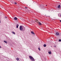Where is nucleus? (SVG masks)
Listing matches in <instances>:
<instances>
[{
    "label": "nucleus",
    "instance_id": "nucleus-16",
    "mask_svg": "<svg viewBox=\"0 0 61 61\" xmlns=\"http://www.w3.org/2000/svg\"><path fill=\"white\" fill-rule=\"evenodd\" d=\"M12 4H14V2L13 1L12 2Z\"/></svg>",
    "mask_w": 61,
    "mask_h": 61
},
{
    "label": "nucleus",
    "instance_id": "nucleus-1",
    "mask_svg": "<svg viewBox=\"0 0 61 61\" xmlns=\"http://www.w3.org/2000/svg\"><path fill=\"white\" fill-rule=\"evenodd\" d=\"M25 28H24L23 29V27H22V26L21 25L20 26V31H24L25 30Z\"/></svg>",
    "mask_w": 61,
    "mask_h": 61
},
{
    "label": "nucleus",
    "instance_id": "nucleus-8",
    "mask_svg": "<svg viewBox=\"0 0 61 61\" xmlns=\"http://www.w3.org/2000/svg\"><path fill=\"white\" fill-rule=\"evenodd\" d=\"M44 47H46V44H44L43 45Z\"/></svg>",
    "mask_w": 61,
    "mask_h": 61
},
{
    "label": "nucleus",
    "instance_id": "nucleus-17",
    "mask_svg": "<svg viewBox=\"0 0 61 61\" xmlns=\"http://www.w3.org/2000/svg\"><path fill=\"white\" fill-rule=\"evenodd\" d=\"M15 4V5H16V3L15 2L14 3Z\"/></svg>",
    "mask_w": 61,
    "mask_h": 61
},
{
    "label": "nucleus",
    "instance_id": "nucleus-5",
    "mask_svg": "<svg viewBox=\"0 0 61 61\" xmlns=\"http://www.w3.org/2000/svg\"><path fill=\"white\" fill-rule=\"evenodd\" d=\"M14 19L15 20H17V18H16V17H15L14 18Z\"/></svg>",
    "mask_w": 61,
    "mask_h": 61
},
{
    "label": "nucleus",
    "instance_id": "nucleus-28",
    "mask_svg": "<svg viewBox=\"0 0 61 61\" xmlns=\"http://www.w3.org/2000/svg\"><path fill=\"white\" fill-rule=\"evenodd\" d=\"M41 28L42 29V28Z\"/></svg>",
    "mask_w": 61,
    "mask_h": 61
},
{
    "label": "nucleus",
    "instance_id": "nucleus-23",
    "mask_svg": "<svg viewBox=\"0 0 61 61\" xmlns=\"http://www.w3.org/2000/svg\"><path fill=\"white\" fill-rule=\"evenodd\" d=\"M60 22H61V20H60Z\"/></svg>",
    "mask_w": 61,
    "mask_h": 61
},
{
    "label": "nucleus",
    "instance_id": "nucleus-20",
    "mask_svg": "<svg viewBox=\"0 0 61 61\" xmlns=\"http://www.w3.org/2000/svg\"><path fill=\"white\" fill-rule=\"evenodd\" d=\"M54 47H56V46H54Z\"/></svg>",
    "mask_w": 61,
    "mask_h": 61
},
{
    "label": "nucleus",
    "instance_id": "nucleus-18",
    "mask_svg": "<svg viewBox=\"0 0 61 61\" xmlns=\"http://www.w3.org/2000/svg\"><path fill=\"white\" fill-rule=\"evenodd\" d=\"M5 17V18H7V17L6 16Z\"/></svg>",
    "mask_w": 61,
    "mask_h": 61
},
{
    "label": "nucleus",
    "instance_id": "nucleus-13",
    "mask_svg": "<svg viewBox=\"0 0 61 61\" xmlns=\"http://www.w3.org/2000/svg\"><path fill=\"white\" fill-rule=\"evenodd\" d=\"M12 34H14V35H15V33L14 31H12Z\"/></svg>",
    "mask_w": 61,
    "mask_h": 61
},
{
    "label": "nucleus",
    "instance_id": "nucleus-4",
    "mask_svg": "<svg viewBox=\"0 0 61 61\" xmlns=\"http://www.w3.org/2000/svg\"><path fill=\"white\" fill-rule=\"evenodd\" d=\"M58 8H60V5H59L57 7Z\"/></svg>",
    "mask_w": 61,
    "mask_h": 61
},
{
    "label": "nucleus",
    "instance_id": "nucleus-6",
    "mask_svg": "<svg viewBox=\"0 0 61 61\" xmlns=\"http://www.w3.org/2000/svg\"><path fill=\"white\" fill-rule=\"evenodd\" d=\"M56 35H57V36H58L59 35V33L58 32H56Z\"/></svg>",
    "mask_w": 61,
    "mask_h": 61
},
{
    "label": "nucleus",
    "instance_id": "nucleus-11",
    "mask_svg": "<svg viewBox=\"0 0 61 61\" xmlns=\"http://www.w3.org/2000/svg\"><path fill=\"white\" fill-rule=\"evenodd\" d=\"M48 53H49V54H51V51L49 52Z\"/></svg>",
    "mask_w": 61,
    "mask_h": 61
},
{
    "label": "nucleus",
    "instance_id": "nucleus-19",
    "mask_svg": "<svg viewBox=\"0 0 61 61\" xmlns=\"http://www.w3.org/2000/svg\"><path fill=\"white\" fill-rule=\"evenodd\" d=\"M2 48V47L1 46H0V48Z\"/></svg>",
    "mask_w": 61,
    "mask_h": 61
},
{
    "label": "nucleus",
    "instance_id": "nucleus-7",
    "mask_svg": "<svg viewBox=\"0 0 61 61\" xmlns=\"http://www.w3.org/2000/svg\"><path fill=\"white\" fill-rule=\"evenodd\" d=\"M16 28H18V26H19V25H18L17 24L16 25Z\"/></svg>",
    "mask_w": 61,
    "mask_h": 61
},
{
    "label": "nucleus",
    "instance_id": "nucleus-21",
    "mask_svg": "<svg viewBox=\"0 0 61 61\" xmlns=\"http://www.w3.org/2000/svg\"><path fill=\"white\" fill-rule=\"evenodd\" d=\"M36 20V21H38V20Z\"/></svg>",
    "mask_w": 61,
    "mask_h": 61
},
{
    "label": "nucleus",
    "instance_id": "nucleus-9",
    "mask_svg": "<svg viewBox=\"0 0 61 61\" xmlns=\"http://www.w3.org/2000/svg\"><path fill=\"white\" fill-rule=\"evenodd\" d=\"M16 59L17 60V61H19V58H17Z\"/></svg>",
    "mask_w": 61,
    "mask_h": 61
},
{
    "label": "nucleus",
    "instance_id": "nucleus-26",
    "mask_svg": "<svg viewBox=\"0 0 61 61\" xmlns=\"http://www.w3.org/2000/svg\"><path fill=\"white\" fill-rule=\"evenodd\" d=\"M36 22H37L36 21Z\"/></svg>",
    "mask_w": 61,
    "mask_h": 61
},
{
    "label": "nucleus",
    "instance_id": "nucleus-14",
    "mask_svg": "<svg viewBox=\"0 0 61 61\" xmlns=\"http://www.w3.org/2000/svg\"><path fill=\"white\" fill-rule=\"evenodd\" d=\"M59 42H61V40L60 39L59 40Z\"/></svg>",
    "mask_w": 61,
    "mask_h": 61
},
{
    "label": "nucleus",
    "instance_id": "nucleus-10",
    "mask_svg": "<svg viewBox=\"0 0 61 61\" xmlns=\"http://www.w3.org/2000/svg\"><path fill=\"white\" fill-rule=\"evenodd\" d=\"M4 42H5V43H6V44H7V41H4Z\"/></svg>",
    "mask_w": 61,
    "mask_h": 61
},
{
    "label": "nucleus",
    "instance_id": "nucleus-3",
    "mask_svg": "<svg viewBox=\"0 0 61 61\" xmlns=\"http://www.w3.org/2000/svg\"><path fill=\"white\" fill-rule=\"evenodd\" d=\"M31 33L33 35H35V33H34V32H33V31H32L31 32Z\"/></svg>",
    "mask_w": 61,
    "mask_h": 61
},
{
    "label": "nucleus",
    "instance_id": "nucleus-2",
    "mask_svg": "<svg viewBox=\"0 0 61 61\" xmlns=\"http://www.w3.org/2000/svg\"><path fill=\"white\" fill-rule=\"evenodd\" d=\"M29 58L30 59L31 61H35V59H34V58L31 56H29Z\"/></svg>",
    "mask_w": 61,
    "mask_h": 61
},
{
    "label": "nucleus",
    "instance_id": "nucleus-12",
    "mask_svg": "<svg viewBox=\"0 0 61 61\" xmlns=\"http://www.w3.org/2000/svg\"><path fill=\"white\" fill-rule=\"evenodd\" d=\"M39 25H42V24H41V23L40 22H39Z\"/></svg>",
    "mask_w": 61,
    "mask_h": 61
},
{
    "label": "nucleus",
    "instance_id": "nucleus-22",
    "mask_svg": "<svg viewBox=\"0 0 61 61\" xmlns=\"http://www.w3.org/2000/svg\"><path fill=\"white\" fill-rule=\"evenodd\" d=\"M1 23V20H0V23Z\"/></svg>",
    "mask_w": 61,
    "mask_h": 61
},
{
    "label": "nucleus",
    "instance_id": "nucleus-24",
    "mask_svg": "<svg viewBox=\"0 0 61 61\" xmlns=\"http://www.w3.org/2000/svg\"><path fill=\"white\" fill-rule=\"evenodd\" d=\"M25 8H27V7H25Z\"/></svg>",
    "mask_w": 61,
    "mask_h": 61
},
{
    "label": "nucleus",
    "instance_id": "nucleus-27",
    "mask_svg": "<svg viewBox=\"0 0 61 61\" xmlns=\"http://www.w3.org/2000/svg\"><path fill=\"white\" fill-rule=\"evenodd\" d=\"M46 6H47V5H46Z\"/></svg>",
    "mask_w": 61,
    "mask_h": 61
},
{
    "label": "nucleus",
    "instance_id": "nucleus-25",
    "mask_svg": "<svg viewBox=\"0 0 61 61\" xmlns=\"http://www.w3.org/2000/svg\"><path fill=\"white\" fill-rule=\"evenodd\" d=\"M1 6L2 7V8H3V7H2V6Z\"/></svg>",
    "mask_w": 61,
    "mask_h": 61
},
{
    "label": "nucleus",
    "instance_id": "nucleus-15",
    "mask_svg": "<svg viewBox=\"0 0 61 61\" xmlns=\"http://www.w3.org/2000/svg\"><path fill=\"white\" fill-rule=\"evenodd\" d=\"M38 49L39 51H40V48H38Z\"/></svg>",
    "mask_w": 61,
    "mask_h": 61
}]
</instances>
